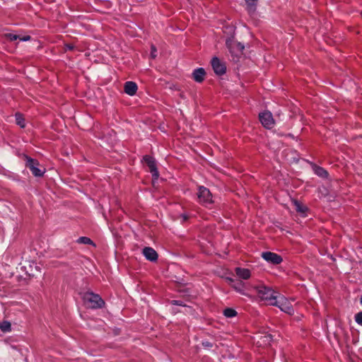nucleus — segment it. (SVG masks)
Listing matches in <instances>:
<instances>
[{
    "label": "nucleus",
    "instance_id": "4",
    "mask_svg": "<svg viewBox=\"0 0 362 362\" xmlns=\"http://www.w3.org/2000/svg\"><path fill=\"white\" fill-rule=\"evenodd\" d=\"M197 194V201L202 205L209 207L213 204L212 194L208 188L199 186Z\"/></svg>",
    "mask_w": 362,
    "mask_h": 362
},
{
    "label": "nucleus",
    "instance_id": "15",
    "mask_svg": "<svg viewBox=\"0 0 362 362\" xmlns=\"http://www.w3.org/2000/svg\"><path fill=\"white\" fill-rule=\"evenodd\" d=\"M235 271L236 275L240 279L247 280L251 276V272L248 269L236 267Z\"/></svg>",
    "mask_w": 362,
    "mask_h": 362
},
{
    "label": "nucleus",
    "instance_id": "26",
    "mask_svg": "<svg viewBox=\"0 0 362 362\" xmlns=\"http://www.w3.org/2000/svg\"><path fill=\"white\" fill-rule=\"evenodd\" d=\"M151 57L153 58V59H155L157 56L156 54V52H157V49H156V47L154 46V45H151Z\"/></svg>",
    "mask_w": 362,
    "mask_h": 362
},
{
    "label": "nucleus",
    "instance_id": "17",
    "mask_svg": "<svg viewBox=\"0 0 362 362\" xmlns=\"http://www.w3.org/2000/svg\"><path fill=\"white\" fill-rule=\"evenodd\" d=\"M293 205L295 206V209L296 210L297 212H298L303 215H305V213L308 211L307 206H305V205H303V204H301L296 199H294L293 201Z\"/></svg>",
    "mask_w": 362,
    "mask_h": 362
},
{
    "label": "nucleus",
    "instance_id": "12",
    "mask_svg": "<svg viewBox=\"0 0 362 362\" xmlns=\"http://www.w3.org/2000/svg\"><path fill=\"white\" fill-rule=\"evenodd\" d=\"M142 254L146 259L151 262H156L158 259L156 251L151 247H145L142 250Z\"/></svg>",
    "mask_w": 362,
    "mask_h": 362
},
{
    "label": "nucleus",
    "instance_id": "23",
    "mask_svg": "<svg viewBox=\"0 0 362 362\" xmlns=\"http://www.w3.org/2000/svg\"><path fill=\"white\" fill-rule=\"evenodd\" d=\"M6 37L10 40L11 41H14L19 39V35L12 33H7L5 35Z\"/></svg>",
    "mask_w": 362,
    "mask_h": 362
},
{
    "label": "nucleus",
    "instance_id": "31",
    "mask_svg": "<svg viewBox=\"0 0 362 362\" xmlns=\"http://www.w3.org/2000/svg\"><path fill=\"white\" fill-rule=\"evenodd\" d=\"M66 47L68 49H70V50L74 49V46L71 45H66Z\"/></svg>",
    "mask_w": 362,
    "mask_h": 362
},
{
    "label": "nucleus",
    "instance_id": "11",
    "mask_svg": "<svg viewBox=\"0 0 362 362\" xmlns=\"http://www.w3.org/2000/svg\"><path fill=\"white\" fill-rule=\"evenodd\" d=\"M228 280L231 287H233L237 292L241 295H246L245 284L241 280L233 279L231 278H228Z\"/></svg>",
    "mask_w": 362,
    "mask_h": 362
},
{
    "label": "nucleus",
    "instance_id": "6",
    "mask_svg": "<svg viewBox=\"0 0 362 362\" xmlns=\"http://www.w3.org/2000/svg\"><path fill=\"white\" fill-rule=\"evenodd\" d=\"M226 45L230 53L235 57L242 54L245 48L243 45L236 41L233 37L228 38Z\"/></svg>",
    "mask_w": 362,
    "mask_h": 362
},
{
    "label": "nucleus",
    "instance_id": "22",
    "mask_svg": "<svg viewBox=\"0 0 362 362\" xmlns=\"http://www.w3.org/2000/svg\"><path fill=\"white\" fill-rule=\"evenodd\" d=\"M355 321L358 325L362 326V311L356 314Z\"/></svg>",
    "mask_w": 362,
    "mask_h": 362
},
{
    "label": "nucleus",
    "instance_id": "5",
    "mask_svg": "<svg viewBox=\"0 0 362 362\" xmlns=\"http://www.w3.org/2000/svg\"><path fill=\"white\" fill-rule=\"evenodd\" d=\"M272 305H274L279 308V309L281 311L290 315H293L294 314V309L293 308L291 303L289 301L288 299H287L283 296H278L275 301H274V303H272Z\"/></svg>",
    "mask_w": 362,
    "mask_h": 362
},
{
    "label": "nucleus",
    "instance_id": "8",
    "mask_svg": "<svg viewBox=\"0 0 362 362\" xmlns=\"http://www.w3.org/2000/svg\"><path fill=\"white\" fill-rule=\"evenodd\" d=\"M259 119L261 124L267 129H272L274 125V119L269 111L259 113Z\"/></svg>",
    "mask_w": 362,
    "mask_h": 362
},
{
    "label": "nucleus",
    "instance_id": "10",
    "mask_svg": "<svg viewBox=\"0 0 362 362\" xmlns=\"http://www.w3.org/2000/svg\"><path fill=\"white\" fill-rule=\"evenodd\" d=\"M211 66L214 72L217 75L222 76L226 71V67L224 63L221 62V60L216 57L212 58Z\"/></svg>",
    "mask_w": 362,
    "mask_h": 362
},
{
    "label": "nucleus",
    "instance_id": "2",
    "mask_svg": "<svg viewBox=\"0 0 362 362\" xmlns=\"http://www.w3.org/2000/svg\"><path fill=\"white\" fill-rule=\"evenodd\" d=\"M256 290L259 297L262 300L267 301L269 305H272V303H274L278 297V292L274 291L270 287L259 286L256 287Z\"/></svg>",
    "mask_w": 362,
    "mask_h": 362
},
{
    "label": "nucleus",
    "instance_id": "24",
    "mask_svg": "<svg viewBox=\"0 0 362 362\" xmlns=\"http://www.w3.org/2000/svg\"><path fill=\"white\" fill-rule=\"evenodd\" d=\"M0 328L1 329L2 331L4 332H7V331H9L10 329H11V325L9 322H5L4 325H1L0 327Z\"/></svg>",
    "mask_w": 362,
    "mask_h": 362
},
{
    "label": "nucleus",
    "instance_id": "7",
    "mask_svg": "<svg viewBox=\"0 0 362 362\" xmlns=\"http://www.w3.org/2000/svg\"><path fill=\"white\" fill-rule=\"evenodd\" d=\"M143 160L148 167L149 172L151 173L153 180H157L159 177V172L157 168V163L155 158L151 156L146 155L144 156Z\"/></svg>",
    "mask_w": 362,
    "mask_h": 362
},
{
    "label": "nucleus",
    "instance_id": "28",
    "mask_svg": "<svg viewBox=\"0 0 362 362\" xmlns=\"http://www.w3.org/2000/svg\"><path fill=\"white\" fill-rule=\"evenodd\" d=\"M202 345L205 347H212V344L208 341H203Z\"/></svg>",
    "mask_w": 362,
    "mask_h": 362
},
{
    "label": "nucleus",
    "instance_id": "32",
    "mask_svg": "<svg viewBox=\"0 0 362 362\" xmlns=\"http://www.w3.org/2000/svg\"><path fill=\"white\" fill-rule=\"evenodd\" d=\"M360 303L362 305V296L360 298Z\"/></svg>",
    "mask_w": 362,
    "mask_h": 362
},
{
    "label": "nucleus",
    "instance_id": "25",
    "mask_svg": "<svg viewBox=\"0 0 362 362\" xmlns=\"http://www.w3.org/2000/svg\"><path fill=\"white\" fill-rule=\"evenodd\" d=\"M170 304L179 306H185L183 301L178 300H173L170 301Z\"/></svg>",
    "mask_w": 362,
    "mask_h": 362
},
{
    "label": "nucleus",
    "instance_id": "19",
    "mask_svg": "<svg viewBox=\"0 0 362 362\" xmlns=\"http://www.w3.org/2000/svg\"><path fill=\"white\" fill-rule=\"evenodd\" d=\"M223 313L225 317H228V318L235 317L238 314V313L236 312L235 310H234L233 308H227L224 309L223 311Z\"/></svg>",
    "mask_w": 362,
    "mask_h": 362
},
{
    "label": "nucleus",
    "instance_id": "30",
    "mask_svg": "<svg viewBox=\"0 0 362 362\" xmlns=\"http://www.w3.org/2000/svg\"><path fill=\"white\" fill-rule=\"evenodd\" d=\"M182 218L183 221H185L188 219V216L186 214H182Z\"/></svg>",
    "mask_w": 362,
    "mask_h": 362
},
{
    "label": "nucleus",
    "instance_id": "29",
    "mask_svg": "<svg viewBox=\"0 0 362 362\" xmlns=\"http://www.w3.org/2000/svg\"><path fill=\"white\" fill-rule=\"evenodd\" d=\"M264 337L267 339V341H270L272 340V336L270 334L265 335Z\"/></svg>",
    "mask_w": 362,
    "mask_h": 362
},
{
    "label": "nucleus",
    "instance_id": "14",
    "mask_svg": "<svg viewBox=\"0 0 362 362\" xmlns=\"http://www.w3.org/2000/svg\"><path fill=\"white\" fill-rule=\"evenodd\" d=\"M206 71L203 68L195 69L192 72V78L197 83L204 81Z\"/></svg>",
    "mask_w": 362,
    "mask_h": 362
},
{
    "label": "nucleus",
    "instance_id": "27",
    "mask_svg": "<svg viewBox=\"0 0 362 362\" xmlns=\"http://www.w3.org/2000/svg\"><path fill=\"white\" fill-rule=\"evenodd\" d=\"M30 38H31V37H30V35H25V36L22 37H21L19 36V40H20L21 41H23V42L29 41V40H30Z\"/></svg>",
    "mask_w": 362,
    "mask_h": 362
},
{
    "label": "nucleus",
    "instance_id": "13",
    "mask_svg": "<svg viewBox=\"0 0 362 362\" xmlns=\"http://www.w3.org/2000/svg\"><path fill=\"white\" fill-rule=\"evenodd\" d=\"M138 87L135 82L127 81L124 83V90L125 93L129 95L133 96L136 93Z\"/></svg>",
    "mask_w": 362,
    "mask_h": 362
},
{
    "label": "nucleus",
    "instance_id": "21",
    "mask_svg": "<svg viewBox=\"0 0 362 362\" xmlns=\"http://www.w3.org/2000/svg\"><path fill=\"white\" fill-rule=\"evenodd\" d=\"M16 124L18 125H19L21 128L25 127V120L20 114H18V113L16 114Z\"/></svg>",
    "mask_w": 362,
    "mask_h": 362
},
{
    "label": "nucleus",
    "instance_id": "16",
    "mask_svg": "<svg viewBox=\"0 0 362 362\" xmlns=\"http://www.w3.org/2000/svg\"><path fill=\"white\" fill-rule=\"evenodd\" d=\"M246 4V10L251 16L253 15L257 10V6L259 0H245Z\"/></svg>",
    "mask_w": 362,
    "mask_h": 362
},
{
    "label": "nucleus",
    "instance_id": "20",
    "mask_svg": "<svg viewBox=\"0 0 362 362\" xmlns=\"http://www.w3.org/2000/svg\"><path fill=\"white\" fill-rule=\"evenodd\" d=\"M76 242L79 244H84V245H91L94 247H95V244L93 243V241L88 238V237H80Z\"/></svg>",
    "mask_w": 362,
    "mask_h": 362
},
{
    "label": "nucleus",
    "instance_id": "3",
    "mask_svg": "<svg viewBox=\"0 0 362 362\" xmlns=\"http://www.w3.org/2000/svg\"><path fill=\"white\" fill-rule=\"evenodd\" d=\"M23 158L25 161L26 168H29L35 177H42L45 173V168H40V163L37 160L30 158L26 154H23Z\"/></svg>",
    "mask_w": 362,
    "mask_h": 362
},
{
    "label": "nucleus",
    "instance_id": "18",
    "mask_svg": "<svg viewBox=\"0 0 362 362\" xmlns=\"http://www.w3.org/2000/svg\"><path fill=\"white\" fill-rule=\"evenodd\" d=\"M315 173L320 177L327 178L328 177L327 171L320 166L315 165L313 166Z\"/></svg>",
    "mask_w": 362,
    "mask_h": 362
},
{
    "label": "nucleus",
    "instance_id": "1",
    "mask_svg": "<svg viewBox=\"0 0 362 362\" xmlns=\"http://www.w3.org/2000/svg\"><path fill=\"white\" fill-rule=\"evenodd\" d=\"M84 303L91 309L101 308L105 305V301L98 294L93 292H86L83 296Z\"/></svg>",
    "mask_w": 362,
    "mask_h": 362
},
{
    "label": "nucleus",
    "instance_id": "9",
    "mask_svg": "<svg viewBox=\"0 0 362 362\" xmlns=\"http://www.w3.org/2000/svg\"><path fill=\"white\" fill-rule=\"evenodd\" d=\"M262 257L267 262L274 264H279L283 261L282 257L279 255L272 252H262Z\"/></svg>",
    "mask_w": 362,
    "mask_h": 362
}]
</instances>
